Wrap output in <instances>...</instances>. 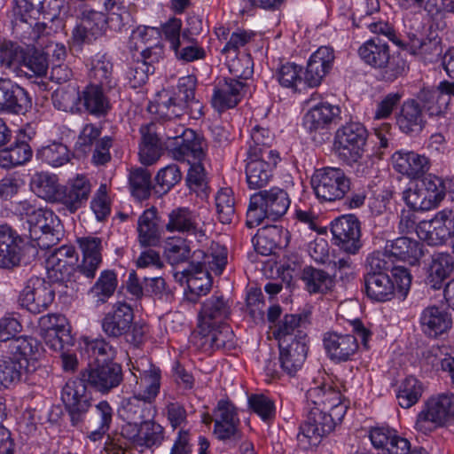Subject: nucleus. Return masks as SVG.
<instances>
[{"label":"nucleus","instance_id":"nucleus-30","mask_svg":"<svg viewBox=\"0 0 454 454\" xmlns=\"http://www.w3.org/2000/svg\"><path fill=\"white\" fill-rule=\"evenodd\" d=\"M231 314L228 301L223 296H212L207 299L199 314L198 330L208 331L210 327L223 323Z\"/></svg>","mask_w":454,"mask_h":454},{"label":"nucleus","instance_id":"nucleus-49","mask_svg":"<svg viewBox=\"0 0 454 454\" xmlns=\"http://www.w3.org/2000/svg\"><path fill=\"white\" fill-rule=\"evenodd\" d=\"M32 157V149L25 141H16L9 147L0 150V166L12 168L23 165Z\"/></svg>","mask_w":454,"mask_h":454},{"label":"nucleus","instance_id":"nucleus-8","mask_svg":"<svg viewBox=\"0 0 454 454\" xmlns=\"http://www.w3.org/2000/svg\"><path fill=\"white\" fill-rule=\"evenodd\" d=\"M339 106L327 102L313 105L303 117V125L310 134L312 139L322 144L331 137L329 129L333 123L340 119Z\"/></svg>","mask_w":454,"mask_h":454},{"label":"nucleus","instance_id":"nucleus-20","mask_svg":"<svg viewBox=\"0 0 454 454\" xmlns=\"http://www.w3.org/2000/svg\"><path fill=\"white\" fill-rule=\"evenodd\" d=\"M134 320L131 306L124 301L114 304L112 311L105 315L101 325L103 332L110 338H120L128 333Z\"/></svg>","mask_w":454,"mask_h":454},{"label":"nucleus","instance_id":"nucleus-14","mask_svg":"<svg viewBox=\"0 0 454 454\" xmlns=\"http://www.w3.org/2000/svg\"><path fill=\"white\" fill-rule=\"evenodd\" d=\"M331 231L334 244L345 253L355 254L361 248L360 222L355 215H344L335 219Z\"/></svg>","mask_w":454,"mask_h":454},{"label":"nucleus","instance_id":"nucleus-28","mask_svg":"<svg viewBox=\"0 0 454 454\" xmlns=\"http://www.w3.org/2000/svg\"><path fill=\"white\" fill-rule=\"evenodd\" d=\"M172 146L173 157L177 160L201 161L205 157L207 143L194 130L189 129L176 144L167 145Z\"/></svg>","mask_w":454,"mask_h":454},{"label":"nucleus","instance_id":"nucleus-47","mask_svg":"<svg viewBox=\"0 0 454 454\" xmlns=\"http://www.w3.org/2000/svg\"><path fill=\"white\" fill-rule=\"evenodd\" d=\"M30 186L38 197L50 202H57L60 188L56 176L44 172L36 173L31 179Z\"/></svg>","mask_w":454,"mask_h":454},{"label":"nucleus","instance_id":"nucleus-16","mask_svg":"<svg viewBox=\"0 0 454 454\" xmlns=\"http://www.w3.org/2000/svg\"><path fill=\"white\" fill-rule=\"evenodd\" d=\"M32 107L29 93L11 79L0 78V114H25Z\"/></svg>","mask_w":454,"mask_h":454},{"label":"nucleus","instance_id":"nucleus-6","mask_svg":"<svg viewBox=\"0 0 454 454\" xmlns=\"http://www.w3.org/2000/svg\"><path fill=\"white\" fill-rule=\"evenodd\" d=\"M367 137V130L361 123H347L336 131L334 150L340 159L351 165L362 158Z\"/></svg>","mask_w":454,"mask_h":454},{"label":"nucleus","instance_id":"nucleus-12","mask_svg":"<svg viewBox=\"0 0 454 454\" xmlns=\"http://www.w3.org/2000/svg\"><path fill=\"white\" fill-rule=\"evenodd\" d=\"M334 429L333 418L320 407H311L307 419L301 425L297 440L300 446L308 449L317 446L321 438Z\"/></svg>","mask_w":454,"mask_h":454},{"label":"nucleus","instance_id":"nucleus-2","mask_svg":"<svg viewBox=\"0 0 454 454\" xmlns=\"http://www.w3.org/2000/svg\"><path fill=\"white\" fill-rule=\"evenodd\" d=\"M35 245L25 239L8 225H0V268L12 269L35 258Z\"/></svg>","mask_w":454,"mask_h":454},{"label":"nucleus","instance_id":"nucleus-45","mask_svg":"<svg viewBox=\"0 0 454 454\" xmlns=\"http://www.w3.org/2000/svg\"><path fill=\"white\" fill-rule=\"evenodd\" d=\"M25 48L12 41L0 43V68L3 73H13L18 76Z\"/></svg>","mask_w":454,"mask_h":454},{"label":"nucleus","instance_id":"nucleus-52","mask_svg":"<svg viewBox=\"0 0 454 454\" xmlns=\"http://www.w3.org/2000/svg\"><path fill=\"white\" fill-rule=\"evenodd\" d=\"M155 218L156 214L153 209L145 210L138 218V237L144 247L155 246L160 240V232Z\"/></svg>","mask_w":454,"mask_h":454},{"label":"nucleus","instance_id":"nucleus-54","mask_svg":"<svg viewBox=\"0 0 454 454\" xmlns=\"http://www.w3.org/2000/svg\"><path fill=\"white\" fill-rule=\"evenodd\" d=\"M91 76L98 82L97 85L114 90L117 85L113 77V63L105 54H98L92 62Z\"/></svg>","mask_w":454,"mask_h":454},{"label":"nucleus","instance_id":"nucleus-27","mask_svg":"<svg viewBox=\"0 0 454 454\" xmlns=\"http://www.w3.org/2000/svg\"><path fill=\"white\" fill-rule=\"evenodd\" d=\"M288 242V231L277 225H269L259 229L253 239L255 251L262 255H270L277 248L286 247Z\"/></svg>","mask_w":454,"mask_h":454},{"label":"nucleus","instance_id":"nucleus-9","mask_svg":"<svg viewBox=\"0 0 454 454\" xmlns=\"http://www.w3.org/2000/svg\"><path fill=\"white\" fill-rule=\"evenodd\" d=\"M77 262L78 254L73 246L64 245L54 249L47 259L49 278L74 289L75 282L74 277L76 273Z\"/></svg>","mask_w":454,"mask_h":454},{"label":"nucleus","instance_id":"nucleus-35","mask_svg":"<svg viewBox=\"0 0 454 454\" xmlns=\"http://www.w3.org/2000/svg\"><path fill=\"white\" fill-rule=\"evenodd\" d=\"M119 416L125 422L145 423L154 419L157 410L154 404L136 396H129L121 401Z\"/></svg>","mask_w":454,"mask_h":454},{"label":"nucleus","instance_id":"nucleus-37","mask_svg":"<svg viewBox=\"0 0 454 454\" xmlns=\"http://www.w3.org/2000/svg\"><path fill=\"white\" fill-rule=\"evenodd\" d=\"M8 353L17 363H22L23 368L27 372H32L35 368L30 369V361L36 360V353L39 350V343L37 340L31 337L19 336L8 341L7 345Z\"/></svg>","mask_w":454,"mask_h":454},{"label":"nucleus","instance_id":"nucleus-11","mask_svg":"<svg viewBox=\"0 0 454 454\" xmlns=\"http://www.w3.org/2000/svg\"><path fill=\"white\" fill-rule=\"evenodd\" d=\"M80 372L88 386L102 394L109 393L123 380L121 364L114 362L90 364Z\"/></svg>","mask_w":454,"mask_h":454},{"label":"nucleus","instance_id":"nucleus-40","mask_svg":"<svg viewBox=\"0 0 454 454\" xmlns=\"http://www.w3.org/2000/svg\"><path fill=\"white\" fill-rule=\"evenodd\" d=\"M454 269V261L448 253H434L428 265L426 283L432 289L438 290Z\"/></svg>","mask_w":454,"mask_h":454},{"label":"nucleus","instance_id":"nucleus-10","mask_svg":"<svg viewBox=\"0 0 454 454\" xmlns=\"http://www.w3.org/2000/svg\"><path fill=\"white\" fill-rule=\"evenodd\" d=\"M454 417V395L442 394L429 398L419 412L416 428L426 432L431 425L442 426Z\"/></svg>","mask_w":454,"mask_h":454},{"label":"nucleus","instance_id":"nucleus-58","mask_svg":"<svg viewBox=\"0 0 454 454\" xmlns=\"http://www.w3.org/2000/svg\"><path fill=\"white\" fill-rule=\"evenodd\" d=\"M197 79L194 75H187L178 80L177 92L174 95L182 97L186 102L192 103L193 119H199L203 115L200 102L195 99V87Z\"/></svg>","mask_w":454,"mask_h":454},{"label":"nucleus","instance_id":"nucleus-5","mask_svg":"<svg viewBox=\"0 0 454 454\" xmlns=\"http://www.w3.org/2000/svg\"><path fill=\"white\" fill-rule=\"evenodd\" d=\"M27 223L29 238L35 242V247L48 249L59 241V219L51 210L34 209L27 213Z\"/></svg>","mask_w":454,"mask_h":454},{"label":"nucleus","instance_id":"nucleus-51","mask_svg":"<svg viewBox=\"0 0 454 454\" xmlns=\"http://www.w3.org/2000/svg\"><path fill=\"white\" fill-rule=\"evenodd\" d=\"M301 279L310 294L326 292L333 285V278L329 273L311 266L302 270Z\"/></svg>","mask_w":454,"mask_h":454},{"label":"nucleus","instance_id":"nucleus-34","mask_svg":"<svg viewBox=\"0 0 454 454\" xmlns=\"http://www.w3.org/2000/svg\"><path fill=\"white\" fill-rule=\"evenodd\" d=\"M412 99L429 117L444 116L450 104V98L434 87L421 88Z\"/></svg>","mask_w":454,"mask_h":454},{"label":"nucleus","instance_id":"nucleus-19","mask_svg":"<svg viewBox=\"0 0 454 454\" xmlns=\"http://www.w3.org/2000/svg\"><path fill=\"white\" fill-rule=\"evenodd\" d=\"M91 192L89 179L83 175H77L60 188L57 202L62 204L70 213H75L85 206Z\"/></svg>","mask_w":454,"mask_h":454},{"label":"nucleus","instance_id":"nucleus-61","mask_svg":"<svg viewBox=\"0 0 454 454\" xmlns=\"http://www.w3.org/2000/svg\"><path fill=\"white\" fill-rule=\"evenodd\" d=\"M419 239L426 240L430 246H436L445 242L450 236L449 228L442 224L434 225L432 222H419L418 229Z\"/></svg>","mask_w":454,"mask_h":454},{"label":"nucleus","instance_id":"nucleus-46","mask_svg":"<svg viewBox=\"0 0 454 454\" xmlns=\"http://www.w3.org/2000/svg\"><path fill=\"white\" fill-rule=\"evenodd\" d=\"M273 139L274 136L268 129L255 126L251 131L248 156L271 158L274 155H278L276 151L270 149Z\"/></svg>","mask_w":454,"mask_h":454},{"label":"nucleus","instance_id":"nucleus-48","mask_svg":"<svg viewBox=\"0 0 454 454\" xmlns=\"http://www.w3.org/2000/svg\"><path fill=\"white\" fill-rule=\"evenodd\" d=\"M117 287L116 274L113 270H104L90 288L89 295L97 307L106 303Z\"/></svg>","mask_w":454,"mask_h":454},{"label":"nucleus","instance_id":"nucleus-64","mask_svg":"<svg viewBox=\"0 0 454 454\" xmlns=\"http://www.w3.org/2000/svg\"><path fill=\"white\" fill-rule=\"evenodd\" d=\"M22 369V363H17L11 358H0V391L20 382Z\"/></svg>","mask_w":454,"mask_h":454},{"label":"nucleus","instance_id":"nucleus-13","mask_svg":"<svg viewBox=\"0 0 454 454\" xmlns=\"http://www.w3.org/2000/svg\"><path fill=\"white\" fill-rule=\"evenodd\" d=\"M55 292L51 285L39 277H32L26 282L20 294V303L28 311L39 314L53 301Z\"/></svg>","mask_w":454,"mask_h":454},{"label":"nucleus","instance_id":"nucleus-41","mask_svg":"<svg viewBox=\"0 0 454 454\" xmlns=\"http://www.w3.org/2000/svg\"><path fill=\"white\" fill-rule=\"evenodd\" d=\"M364 284L367 297L372 301L385 302L395 296V285L388 274L364 275Z\"/></svg>","mask_w":454,"mask_h":454},{"label":"nucleus","instance_id":"nucleus-60","mask_svg":"<svg viewBox=\"0 0 454 454\" xmlns=\"http://www.w3.org/2000/svg\"><path fill=\"white\" fill-rule=\"evenodd\" d=\"M140 437H138V447L153 448L160 446L164 440V428L154 421L147 420L141 426Z\"/></svg>","mask_w":454,"mask_h":454},{"label":"nucleus","instance_id":"nucleus-26","mask_svg":"<svg viewBox=\"0 0 454 454\" xmlns=\"http://www.w3.org/2000/svg\"><path fill=\"white\" fill-rule=\"evenodd\" d=\"M106 87L89 84L81 91L82 112H86L96 117H104L111 110L110 94Z\"/></svg>","mask_w":454,"mask_h":454},{"label":"nucleus","instance_id":"nucleus-17","mask_svg":"<svg viewBox=\"0 0 454 454\" xmlns=\"http://www.w3.org/2000/svg\"><path fill=\"white\" fill-rule=\"evenodd\" d=\"M107 25V20L103 12L93 10L83 11L81 21L72 32L73 43L82 45L90 43L101 36Z\"/></svg>","mask_w":454,"mask_h":454},{"label":"nucleus","instance_id":"nucleus-50","mask_svg":"<svg viewBox=\"0 0 454 454\" xmlns=\"http://www.w3.org/2000/svg\"><path fill=\"white\" fill-rule=\"evenodd\" d=\"M424 389L423 383L415 377L405 378L400 383L396 393L398 404L403 409L411 408L419 401Z\"/></svg>","mask_w":454,"mask_h":454},{"label":"nucleus","instance_id":"nucleus-1","mask_svg":"<svg viewBox=\"0 0 454 454\" xmlns=\"http://www.w3.org/2000/svg\"><path fill=\"white\" fill-rule=\"evenodd\" d=\"M290 204L289 195L284 189L272 187L261 190L250 197L246 224L248 228H254L264 220L278 221L286 214Z\"/></svg>","mask_w":454,"mask_h":454},{"label":"nucleus","instance_id":"nucleus-18","mask_svg":"<svg viewBox=\"0 0 454 454\" xmlns=\"http://www.w3.org/2000/svg\"><path fill=\"white\" fill-rule=\"evenodd\" d=\"M297 336L296 340L287 338L278 342L281 367L289 375L301 369L308 353L307 334L298 333Z\"/></svg>","mask_w":454,"mask_h":454},{"label":"nucleus","instance_id":"nucleus-21","mask_svg":"<svg viewBox=\"0 0 454 454\" xmlns=\"http://www.w3.org/2000/svg\"><path fill=\"white\" fill-rule=\"evenodd\" d=\"M323 344L328 357L334 362H347L358 349L356 337L330 331L324 334Z\"/></svg>","mask_w":454,"mask_h":454},{"label":"nucleus","instance_id":"nucleus-7","mask_svg":"<svg viewBox=\"0 0 454 454\" xmlns=\"http://www.w3.org/2000/svg\"><path fill=\"white\" fill-rule=\"evenodd\" d=\"M87 386L80 372L77 378L69 380L61 391V400L74 427H80L84 415L91 407L92 398Z\"/></svg>","mask_w":454,"mask_h":454},{"label":"nucleus","instance_id":"nucleus-53","mask_svg":"<svg viewBox=\"0 0 454 454\" xmlns=\"http://www.w3.org/2000/svg\"><path fill=\"white\" fill-rule=\"evenodd\" d=\"M158 113L168 121L180 119L185 114L193 118L192 103L186 102L182 97L169 96L158 104Z\"/></svg>","mask_w":454,"mask_h":454},{"label":"nucleus","instance_id":"nucleus-24","mask_svg":"<svg viewBox=\"0 0 454 454\" xmlns=\"http://www.w3.org/2000/svg\"><path fill=\"white\" fill-rule=\"evenodd\" d=\"M246 83L235 78H223L214 90L212 106L219 112L235 107L244 96Z\"/></svg>","mask_w":454,"mask_h":454},{"label":"nucleus","instance_id":"nucleus-43","mask_svg":"<svg viewBox=\"0 0 454 454\" xmlns=\"http://www.w3.org/2000/svg\"><path fill=\"white\" fill-rule=\"evenodd\" d=\"M387 252L392 257L415 265L423 254L422 245L407 237H401L387 247Z\"/></svg>","mask_w":454,"mask_h":454},{"label":"nucleus","instance_id":"nucleus-39","mask_svg":"<svg viewBox=\"0 0 454 454\" xmlns=\"http://www.w3.org/2000/svg\"><path fill=\"white\" fill-rule=\"evenodd\" d=\"M47 56L48 52L43 50L35 47L26 48L18 77L32 79L46 75L49 67Z\"/></svg>","mask_w":454,"mask_h":454},{"label":"nucleus","instance_id":"nucleus-4","mask_svg":"<svg viewBox=\"0 0 454 454\" xmlns=\"http://www.w3.org/2000/svg\"><path fill=\"white\" fill-rule=\"evenodd\" d=\"M416 179L414 184L403 192L408 207L420 211L435 207L444 198L442 180L434 175Z\"/></svg>","mask_w":454,"mask_h":454},{"label":"nucleus","instance_id":"nucleus-57","mask_svg":"<svg viewBox=\"0 0 454 454\" xmlns=\"http://www.w3.org/2000/svg\"><path fill=\"white\" fill-rule=\"evenodd\" d=\"M36 158L45 164L57 168L67 163L70 160L68 148L61 143H52L39 149Z\"/></svg>","mask_w":454,"mask_h":454},{"label":"nucleus","instance_id":"nucleus-62","mask_svg":"<svg viewBox=\"0 0 454 454\" xmlns=\"http://www.w3.org/2000/svg\"><path fill=\"white\" fill-rule=\"evenodd\" d=\"M54 106L61 111L81 113V91L72 87L55 92L52 96Z\"/></svg>","mask_w":454,"mask_h":454},{"label":"nucleus","instance_id":"nucleus-23","mask_svg":"<svg viewBox=\"0 0 454 454\" xmlns=\"http://www.w3.org/2000/svg\"><path fill=\"white\" fill-rule=\"evenodd\" d=\"M176 281L185 282L190 292L188 299L195 301L193 295H205L212 286V280L207 269L201 263L191 262L188 267L174 273Z\"/></svg>","mask_w":454,"mask_h":454},{"label":"nucleus","instance_id":"nucleus-55","mask_svg":"<svg viewBox=\"0 0 454 454\" xmlns=\"http://www.w3.org/2000/svg\"><path fill=\"white\" fill-rule=\"evenodd\" d=\"M199 334L204 340L203 344L216 349L231 345L233 340V333L224 322L210 327L208 331L203 332L199 330Z\"/></svg>","mask_w":454,"mask_h":454},{"label":"nucleus","instance_id":"nucleus-25","mask_svg":"<svg viewBox=\"0 0 454 454\" xmlns=\"http://www.w3.org/2000/svg\"><path fill=\"white\" fill-rule=\"evenodd\" d=\"M279 155L268 157H249L246 165V177L249 189L260 190L265 187L273 176Z\"/></svg>","mask_w":454,"mask_h":454},{"label":"nucleus","instance_id":"nucleus-63","mask_svg":"<svg viewBox=\"0 0 454 454\" xmlns=\"http://www.w3.org/2000/svg\"><path fill=\"white\" fill-rule=\"evenodd\" d=\"M215 206L221 223H231L235 218V201L230 188L221 189L215 196Z\"/></svg>","mask_w":454,"mask_h":454},{"label":"nucleus","instance_id":"nucleus-42","mask_svg":"<svg viewBox=\"0 0 454 454\" xmlns=\"http://www.w3.org/2000/svg\"><path fill=\"white\" fill-rule=\"evenodd\" d=\"M420 324L426 334L435 337L450 328L452 321L446 311L429 306L422 311Z\"/></svg>","mask_w":454,"mask_h":454},{"label":"nucleus","instance_id":"nucleus-38","mask_svg":"<svg viewBox=\"0 0 454 454\" xmlns=\"http://www.w3.org/2000/svg\"><path fill=\"white\" fill-rule=\"evenodd\" d=\"M426 114L416 101L412 98L405 100L397 118V124L400 129L406 133H419L427 124Z\"/></svg>","mask_w":454,"mask_h":454},{"label":"nucleus","instance_id":"nucleus-31","mask_svg":"<svg viewBox=\"0 0 454 454\" xmlns=\"http://www.w3.org/2000/svg\"><path fill=\"white\" fill-rule=\"evenodd\" d=\"M199 215L188 207H176L168 214L166 230L169 232H182L204 237L205 231L200 226Z\"/></svg>","mask_w":454,"mask_h":454},{"label":"nucleus","instance_id":"nucleus-22","mask_svg":"<svg viewBox=\"0 0 454 454\" xmlns=\"http://www.w3.org/2000/svg\"><path fill=\"white\" fill-rule=\"evenodd\" d=\"M113 414L110 404L106 401H101L94 406L91 405L80 426H84L90 440L97 442L108 432Z\"/></svg>","mask_w":454,"mask_h":454},{"label":"nucleus","instance_id":"nucleus-44","mask_svg":"<svg viewBox=\"0 0 454 454\" xmlns=\"http://www.w3.org/2000/svg\"><path fill=\"white\" fill-rule=\"evenodd\" d=\"M358 54L367 65L374 68L382 67L388 59L389 46L387 42L377 36L364 43L358 50Z\"/></svg>","mask_w":454,"mask_h":454},{"label":"nucleus","instance_id":"nucleus-29","mask_svg":"<svg viewBox=\"0 0 454 454\" xmlns=\"http://www.w3.org/2000/svg\"><path fill=\"white\" fill-rule=\"evenodd\" d=\"M334 60L333 51L330 47L322 46L309 58L304 74L305 82L309 87L321 84L323 78L332 68Z\"/></svg>","mask_w":454,"mask_h":454},{"label":"nucleus","instance_id":"nucleus-33","mask_svg":"<svg viewBox=\"0 0 454 454\" xmlns=\"http://www.w3.org/2000/svg\"><path fill=\"white\" fill-rule=\"evenodd\" d=\"M158 129V124L154 122L140 128L141 143L139 145V157L144 165L153 164L161 155L163 143L159 136Z\"/></svg>","mask_w":454,"mask_h":454},{"label":"nucleus","instance_id":"nucleus-3","mask_svg":"<svg viewBox=\"0 0 454 454\" xmlns=\"http://www.w3.org/2000/svg\"><path fill=\"white\" fill-rule=\"evenodd\" d=\"M350 179L340 168L325 167L316 169L311 185L317 197L325 201H335L345 198L350 190Z\"/></svg>","mask_w":454,"mask_h":454},{"label":"nucleus","instance_id":"nucleus-56","mask_svg":"<svg viewBox=\"0 0 454 454\" xmlns=\"http://www.w3.org/2000/svg\"><path fill=\"white\" fill-rule=\"evenodd\" d=\"M172 50L178 60L186 63L203 59L206 57L205 50L199 45L194 38L187 35L186 32L182 33L181 42Z\"/></svg>","mask_w":454,"mask_h":454},{"label":"nucleus","instance_id":"nucleus-36","mask_svg":"<svg viewBox=\"0 0 454 454\" xmlns=\"http://www.w3.org/2000/svg\"><path fill=\"white\" fill-rule=\"evenodd\" d=\"M160 388V370L151 364L148 370L143 371L137 378L132 388V395L154 404Z\"/></svg>","mask_w":454,"mask_h":454},{"label":"nucleus","instance_id":"nucleus-32","mask_svg":"<svg viewBox=\"0 0 454 454\" xmlns=\"http://www.w3.org/2000/svg\"><path fill=\"white\" fill-rule=\"evenodd\" d=\"M392 160L396 171L411 178H419L429 169L428 159L412 151H397Z\"/></svg>","mask_w":454,"mask_h":454},{"label":"nucleus","instance_id":"nucleus-59","mask_svg":"<svg viewBox=\"0 0 454 454\" xmlns=\"http://www.w3.org/2000/svg\"><path fill=\"white\" fill-rule=\"evenodd\" d=\"M129 185L132 195L139 200H146L152 192L151 173L144 168H137L129 175Z\"/></svg>","mask_w":454,"mask_h":454},{"label":"nucleus","instance_id":"nucleus-15","mask_svg":"<svg viewBox=\"0 0 454 454\" xmlns=\"http://www.w3.org/2000/svg\"><path fill=\"white\" fill-rule=\"evenodd\" d=\"M390 254L386 251L384 253L376 252L367 258V273L365 275H380L388 274L392 272L395 279L396 289L402 297H405L411 284V275L409 270L401 266L394 267L390 260Z\"/></svg>","mask_w":454,"mask_h":454}]
</instances>
